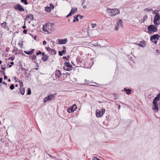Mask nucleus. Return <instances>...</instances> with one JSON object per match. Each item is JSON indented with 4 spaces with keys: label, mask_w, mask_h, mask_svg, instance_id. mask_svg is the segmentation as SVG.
Here are the masks:
<instances>
[{
    "label": "nucleus",
    "mask_w": 160,
    "mask_h": 160,
    "mask_svg": "<svg viewBox=\"0 0 160 160\" xmlns=\"http://www.w3.org/2000/svg\"><path fill=\"white\" fill-rule=\"evenodd\" d=\"M26 17L30 19L31 20H32L33 19V15L31 14H29L27 15Z\"/></svg>",
    "instance_id": "nucleus-27"
},
{
    "label": "nucleus",
    "mask_w": 160,
    "mask_h": 160,
    "mask_svg": "<svg viewBox=\"0 0 160 160\" xmlns=\"http://www.w3.org/2000/svg\"><path fill=\"white\" fill-rule=\"evenodd\" d=\"M66 50H62L61 51H59L58 54L60 56H62V54H65L66 53Z\"/></svg>",
    "instance_id": "nucleus-26"
},
{
    "label": "nucleus",
    "mask_w": 160,
    "mask_h": 160,
    "mask_svg": "<svg viewBox=\"0 0 160 160\" xmlns=\"http://www.w3.org/2000/svg\"><path fill=\"white\" fill-rule=\"evenodd\" d=\"M68 41L67 39L65 38L64 39H59L58 41V43L59 44H65Z\"/></svg>",
    "instance_id": "nucleus-13"
},
{
    "label": "nucleus",
    "mask_w": 160,
    "mask_h": 160,
    "mask_svg": "<svg viewBox=\"0 0 160 160\" xmlns=\"http://www.w3.org/2000/svg\"><path fill=\"white\" fill-rule=\"evenodd\" d=\"M18 45H19L20 47H21V48L22 47V45H23V44H22V43H20V42H19V43H18Z\"/></svg>",
    "instance_id": "nucleus-42"
},
{
    "label": "nucleus",
    "mask_w": 160,
    "mask_h": 160,
    "mask_svg": "<svg viewBox=\"0 0 160 160\" xmlns=\"http://www.w3.org/2000/svg\"><path fill=\"white\" fill-rule=\"evenodd\" d=\"M83 8H86V6L85 5H83Z\"/></svg>",
    "instance_id": "nucleus-59"
},
{
    "label": "nucleus",
    "mask_w": 160,
    "mask_h": 160,
    "mask_svg": "<svg viewBox=\"0 0 160 160\" xmlns=\"http://www.w3.org/2000/svg\"><path fill=\"white\" fill-rule=\"evenodd\" d=\"M160 36L158 34H155L152 35L151 37L150 40L155 44L157 43V40L158 39Z\"/></svg>",
    "instance_id": "nucleus-6"
},
{
    "label": "nucleus",
    "mask_w": 160,
    "mask_h": 160,
    "mask_svg": "<svg viewBox=\"0 0 160 160\" xmlns=\"http://www.w3.org/2000/svg\"><path fill=\"white\" fill-rule=\"evenodd\" d=\"M159 19H160V16L159 15L158 13H156L155 15L153 20L154 23L155 25H158L159 24L157 22Z\"/></svg>",
    "instance_id": "nucleus-11"
},
{
    "label": "nucleus",
    "mask_w": 160,
    "mask_h": 160,
    "mask_svg": "<svg viewBox=\"0 0 160 160\" xmlns=\"http://www.w3.org/2000/svg\"><path fill=\"white\" fill-rule=\"evenodd\" d=\"M114 98V99L115 100H116L118 98V96L116 94H113Z\"/></svg>",
    "instance_id": "nucleus-32"
},
{
    "label": "nucleus",
    "mask_w": 160,
    "mask_h": 160,
    "mask_svg": "<svg viewBox=\"0 0 160 160\" xmlns=\"http://www.w3.org/2000/svg\"><path fill=\"white\" fill-rule=\"evenodd\" d=\"M116 105L118 106V109L119 110L120 109L121 106L120 105H118L116 104Z\"/></svg>",
    "instance_id": "nucleus-49"
},
{
    "label": "nucleus",
    "mask_w": 160,
    "mask_h": 160,
    "mask_svg": "<svg viewBox=\"0 0 160 160\" xmlns=\"http://www.w3.org/2000/svg\"><path fill=\"white\" fill-rule=\"evenodd\" d=\"M46 42L45 41H44L43 42V44L44 45H45L46 44Z\"/></svg>",
    "instance_id": "nucleus-51"
},
{
    "label": "nucleus",
    "mask_w": 160,
    "mask_h": 160,
    "mask_svg": "<svg viewBox=\"0 0 160 160\" xmlns=\"http://www.w3.org/2000/svg\"><path fill=\"white\" fill-rule=\"evenodd\" d=\"M92 27L93 28H94L96 26V24H92Z\"/></svg>",
    "instance_id": "nucleus-45"
},
{
    "label": "nucleus",
    "mask_w": 160,
    "mask_h": 160,
    "mask_svg": "<svg viewBox=\"0 0 160 160\" xmlns=\"http://www.w3.org/2000/svg\"><path fill=\"white\" fill-rule=\"evenodd\" d=\"M123 21L121 19H118L115 25V30L117 31L118 30L120 27H122L123 26Z\"/></svg>",
    "instance_id": "nucleus-5"
},
{
    "label": "nucleus",
    "mask_w": 160,
    "mask_h": 160,
    "mask_svg": "<svg viewBox=\"0 0 160 160\" xmlns=\"http://www.w3.org/2000/svg\"><path fill=\"white\" fill-rule=\"evenodd\" d=\"M148 19V16L146 15H145L143 17V18L142 19L140 20V22L144 23Z\"/></svg>",
    "instance_id": "nucleus-19"
},
{
    "label": "nucleus",
    "mask_w": 160,
    "mask_h": 160,
    "mask_svg": "<svg viewBox=\"0 0 160 160\" xmlns=\"http://www.w3.org/2000/svg\"><path fill=\"white\" fill-rule=\"evenodd\" d=\"M31 93V92L30 88H28V91L27 92V94L28 95H30Z\"/></svg>",
    "instance_id": "nucleus-34"
},
{
    "label": "nucleus",
    "mask_w": 160,
    "mask_h": 160,
    "mask_svg": "<svg viewBox=\"0 0 160 160\" xmlns=\"http://www.w3.org/2000/svg\"><path fill=\"white\" fill-rule=\"evenodd\" d=\"M15 59V57H12L10 58V59L12 61H13Z\"/></svg>",
    "instance_id": "nucleus-52"
},
{
    "label": "nucleus",
    "mask_w": 160,
    "mask_h": 160,
    "mask_svg": "<svg viewBox=\"0 0 160 160\" xmlns=\"http://www.w3.org/2000/svg\"><path fill=\"white\" fill-rule=\"evenodd\" d=\"M48 56L45 55V56H42V61H43L44 62H46L47 61V60H48Z\"/></svg>",
    "instance_id": "nucleus-23"
},
{
    "label": "nucleus",
    "mask_w": 160,
    "mask_h": 160,
    "mask_svg": "<svg viewBox=\"0 0 160 160\" xmlns=\"http://www.w3.org/2000/svg\"><path fill=\"white\" fill-rule=\"evenodd\" d=\"M2 67H1V68L3 70H5L6 68V66H3L2 65Z\"/></svg>",
    "instance_id": "nucleus-41"
},
{
    "label": "nucleus",
    "mask_w": 160,
    "mask_h": 160,
    "mask_svg": "<svg viewBox=\"0 0 160 160\" xmlns=\"http://www.w3.org/2000/svg\"><path fill=\"white\" fill-rule=\"evenodd\" d=\"M62 48L63 49V50H65V49H66V47L65 46H63L62 47Z\"/></svg>",
    "instance_id": "nucleus-57"
},
{
    "label": "nucleus",
    "mask_w": 160,
    "mask_h": 160,
    "mask_svg": "<svg viewBox=\"0 0 160 160\" xmlns=\"http://www.w3.org/2000/svg\"><path fill=\"white\" fill-rule=\"evenodd\" d=\"M77 109V106L75 104H74L72 107H69L67 111L68 113H71L74 112Z\"/></svg>",
    "instance_id": "nucleus-10"
},
{
    "label": "nucleus",
    "mask_w": 160,
    "mask_h": 160,
    "mask_svg": "<svg viewBox=\"0 0 160 160\" xmlns=\"http://www.w3.org/2000/svg\"><path fill=\"white\" fill-rule=\"evenodd\" d=\"M20 87H23V83L22 82H21L20 84Z\"/></svg>",
    "instance_id": "nucleus-48"
},
{
    "label": "nucleus",
    "mask_w": 160,
    "mask_h": 160,
    "mask_svg": "<svg viewBox=\"0 0 160 160\" xmlns=\"http://www.w3.org/2000/svg\"><path fill=\"white\" fill-rule=\"evenodd\" d=\"M14 88V86L13 84H11L10 87V88L11 90H13Z\"/></svg>",
    "instance_id": "nucleus-33"
},
{
    "label": "nucleus",
    "mask_w": 160,
    "mask_h": 160,
    "mask_svg": "<svg viewBox=\"0 0 160 160\" xmlns=\"http://www.w3.org/2000/svg\"><path fill=\"white\" fill-rule=\"evenodd\" d=\"M42 53V52L40 51H38V52H37L36 53V54L37 55H38L39 54H41Z\"/></svg>",
    "instance_id": "nucleus-38"
},
{
    "label": "nucleus",
    "mask_w": 160,
    "mask_h": 160,
    "mask_svg": "<svg viewBox=\"0 0 160 160\" xmlns=\"http://www.w3.org/2000/svg\"><path fill=\"white\" fill-rule=\"evenodd\" d=\"M61 72L59 70H56L55 72V75L57 79L59 78L61 76Z\"/></svg>",
    "instance_id": "nucleus-14"
},
{
    "label": "nucleus",
    "mask_w": 160,
    "mask_h": 160,
    "mask_svg": "<svg viewBox=\"0 0 160 160\" xmlns=\"http://www.w3.org/2000/svg\"><path fill=\"white\" fill-rule=\"evenodd\" d=\"M21 2H22L24 3L25 5H27L28 4L27 0H21Z\"/></svg>",
    "instance_id": "nucleus-30"
},
{
    "label": "nucleus",
    "mask_w": 160,
    "mask_h": 160,
    "mask_svg": "<svg viewBox=\"0 0 160 160\" xmlns=\"http://www.w3.org/2000/svg\"><path fill=\"white\" fill-rule=\"evenodd\" d=\"M63 59H67V57H65V56H64V57H63Z\"/></svg>",
    "instance_id": "nucleus-60"
},
{
    "label": "nucleus",
    "mask_w": 160,
    "mask_h": 160,
    "mask_svg": "<svg viewBox=\"0 0 160 160\" xmlns=\"http://www.w3.org/2000/svg\"><path fill=\"white\" fill-rule=\"evenodd\" d=\"M78 15H76L74 17V19L73 21V22H75L76 21L78 22Z\"/></svg>",
    "instance_id": "nucleus-25"
},
{
    "label": "nucleus",
    "mask_w": 160,
    "mask_h": 160,
    "mask_svg": "<svg viewBox=\"0 0 160 160\" xmlns=\"http://www.w3.org/2000/svg\"><path fill=\"white\" fill-rule=\"evenodd\" d=\"M28 31L27 29H24L23 31V32L24 33L26 34Z\"/></svg>",
    "instance_id": "nucleus-40"
},
{
    "label": "nucleus",
    "mask_w": 160,
    "mask_h": 160,
    "mask_svg": "<svg viewBox=\"0 0 160 160\" xmlns=\"http://www.w3.org/2000/svg\"><path fill=\"white\" fill-rule=\"evenodd\" d=\"M50 7L51 8V10L52 9H53L54 8V6L53 5V4L52 3H50Z\"/></svg>",
    "instance_id": "nucleus-35"
},
{
    "label": "nucleus",
    "mask_w": 160,
    "mask_h": 160,
    "mask_svg": "<svg viewBox=\"0 0 160 160\" xmlns=\"http://www.w3.org/2000/svg\"><path fill=\"white\" fill-rule=\"evenodd\" d=\"M106 12L109 14L110 16L113 17L120 13V10L118 8L107 9Z\"/></svg>",
    "instance_id": "nucleus-2"
},
{
    "label": "nucleus",
    "mask_w": 160,
    "mask_h": 160,
    "mask_svg": "<svg viewBox=\"0 0 160 160\" xmlns=\"http://www.w3.org/2000/svg\"><path fill=\"white\" fill-rule=\"evenodd\" d=\"M36 56L35 55H33L32 58V59L33 60L34 62H36Z\"/></svg>",
    "instance_id": "nucleus-29"
},
{
    "label": "nucleus",
    "mask_w": 160,
    "mask_h": 160,
    "mask_svg": "<svg viewBox=\"0 0 160 160\" xmlns=\"http://www.w3.org/2000/svg\"><path fill=\"white\" fill-rule=\"evenodd\" d=\"M159 100V99L155 97L154 99L153 103H157V102Z\"/></svg>",
    "instance_id": "nucleus-28"
},
{
    "label": "nucleus",
    "mask_w": 160,
    "mask_h": 160,
    "mask_svg": "<svg viewBox=\"0 0 160 160\" xmlns=\"http://www.w3.org/2000/svg\"><path fill=\"white\" fill-rule=\"evenodd\" d=\"M46 48L49 52L52 55H55L56 52L55 50L52 49L49 47H46Z\"/></svg>",
    "instance_id": "nucleus-12"
},
{
    "label": "nucleus",
    "mask_w": 160,
    "mask_h": 160,
    "mask_svg": "<svg viewBox=\"0 0 160 160\" xmlns=\"http://www.w3.org/2000/svg\"><path fill=\"white\" fill-rule=\"evenodd\" d=\"M45 11L47 12H50L51 11V8L49 7L46 6L45 8Z\"/></svg>",
    "instance_id": "nucleus-24"
},
{
    "label": "nucleus",
    "mask_w": 160,
    "mask_h": 160,
    "mask_svg": "<svg viewBox=\"0 0 160 160\" xmlns=\"http://www.w3.org/2000/svg\"><path fill=\"white\" fill-rule=\"evenodd\" d=\"M157 27V25H156V26L153 25H151L149 26L148 27V32L149 34H151L152 32H157L158 30Z\"/></svg>",
    "instance_id": "nucleus-3"
},
{
    "label": "nucleus",
    "mask_w": 160,
    "mask_h": 160,
    "mask_svg": "<svg viewBox=\"0 0 160 160\" xmlns=\"http://www.w3.org/2000/svg\"><path fill=\"white\" fill-rule=\"evenodd\" d=\"M7 23L6 22H4L1 24V26L5 29H7L8 31L9 30V28L7 26Z\"/></svg>",
    "instance_id": "nucleus-15"
},
{
    "label": "nucleus",
    "mask_w": 160,
    "mask_h": 160,
    "mask_svg": "<svg viewBox=\"0 0 160 160\" xmlns=\"http://www.w3.org/2000/svg\"><path fill=\"white\" fill-rule=\"evenodd\" d=\"M140 47L142 48L145 47L146 45V42L144 40H143L142 42H140Z\"/></svg>",
    "instance_id": "nucleus-20"
},
{
    "label": "nucleus",
    "mask_w": 160,
    "mask_h": 160,
    "mask_svg": "<svg viewBox=\"0 0 160 160\" xmlns=\"http://www.w3.org/2000/svg\"><path fill=\"white\" fill-rule=\"evenodd\" d=\"M53 23L48 22L43 25L42 30L43 31L47 32L49 34L52 30V27L53 26Z\"/></svg>",
    "instance_id": "nucleus-1"
},
{
    "label": "nucleus",
    "mask_w": 160,
    "mask_h": 160,
    "mask_svg": "<svg viewBox=\"0 0 160 160\" xmlns=\"http://www.w3.org/2000/svg\"><path fill=\"white\" fill-rule=\"evenodd\" d=\"M105 110L103 108L101 109V110L98 109H97L96 111V115L97 117H102L103 116L105 112Z\"/></svg>",
    "instance_id": "nucleus-4"
},
{
    "label": "nucleus",
    "mask_w": 160,
    "mask_h": 160,
    "mask_svg": "<svg viewBox=\"0 0 160 160\" xmlns=\"http://www.w3.org/2000/svg\"><path fill=\"white\" fill-rule=\"evenodd\" d=\"M25 89L24 87H20L19 88V92L22 95H23L24 94Z\"/></svg>",
    "instance_id": "nucleus-18"
},
{
    "label": "nucleus",
    "mask_w": 160,
    "mask_h": 160,
    "mask_svg": "<svg viewBox=\"0 0 160 160\" xmlns=\"http://www.w3.org/2000/svg\"><path fill=\"white\" fill-rule=\"evenodd\" d=\"M82 5L83 6V5L85 3V0H82Z\"/></svg>",
    "instance_id": "nucleus-46"
},
{
    "label": "nucleus",
    "mask_w": 160,
    "mask_h": 160,
    "mask_svg": "<svg viewBox=\"0 0 160 160\" xmlns=\"http://www.w3.org/2000/svg\"><path fill=\"white\" fill-rule=\"evenodd\" d=\"M71 16H72V15H71V13L70 14L69 13L67 16H66V18H68Z\"/></svg>",
    "instance_id": "nucleus-47"
},
{
    "label": "nucleus",
    "mask_w": 160,
    "mask_h": 160,
    "mask_svg": "<svg viewBox=\"0 0 160 160\" xmlns=\"http://www.w3.org/2000/svg\"><path fill=\"white\" fill-rule=\"evenodd\" d=\"M92 160H99V159L98 158H97V157H93V158Z\"/></svg>",
    "instance_id": "nucleus-43"
},
{
    "label": "nucleus",
    "mask_w": 160,
    "mask_h": 160,
    "mask_svg": "<svg viewBox=\"0 0 160 160\" xmlns=\"http://www.w3.org/2000/svg\"><path fill=\"white\" fill-rule=\"evenodd\" d=\"M156 97L157 98H158V99H159L160 100V93L159 94H158V95H157V96Z\"/></svg>",
    "instance_id": "nucleus-37"
},
{
    "label": "nucleus",
    "mask_w": 160,
    "mask_h": 160,
    "mask_svg": "<svg viewBox=\"0 0 160 160\" xmlns=\"http://www.w3.org/2000/svg\"><path fill=\"white\" fill-rule=\"evenodd\" d=\"M14 8L20 12H23L24 11V8L19 4H18L14 5Z\"/></svg>",
    "instance_id": "nucleus-9"
},
{
    "label": "nucleus",
    "mask_w": 160,
    "mask_h": 160,
    "mask_svg": "<svg viewBox=\"0 0 160 160\" xmlns=\"http://www.w3.org/2000/svg\"><path fill=\"white\" fill-rule=\"evenodd\" d=\"M42 55L43 56H45V53L44 52H42Z\"/></svg>",
    "instance_id": "nucleus-58"
},
{
    "label": "nucleus",
    "mask_w": 160,
    "mask_h": 160,
    "mask_svg": "<svg viewBox=\"0 0 160 160\" xmlns=\"http://www.w3.org/2000/svg\"><path fill=\"white\" fill-rule=\"evenodd\" d=\"M21 70H22V71H23L24 70H25V72H26V73H27V72H26V71H27V70L25 68H22V67L21 66Z\"/></svg>",
    "instance_id": "nucleus-36"
},
{
    "label": "nucleus",
    "mask_w": 160,
    "mask_h": 160,
    "mask_svg": "<svg viewBox=\"0 0 160 160\" xmlns=\"http://www.w3.org/2000/svg\"><path fill=\"white\" fill-rule=\"evenodd\" d=\"M34 50V49H32L30 51H25L24 52L27 55H31L33 52Z\"/></svg>",
    "instance_id": "nucleus-21"
},
{
    "label": "nucleus",
    "mask_w": 160,
    "mask_h": 160,
    "mask_svg": "<svg viewBox=\"0 0 160 160\" xmlns=\"http://www.w3.org/2000/svg\"><path fill=\"white\" fill-rule=\"evenodd\" d=\"M144 11L147 12H152L153 11V10L152 9L146 8L144 9Z\"/></svg>",
    "instance_id": "nucleus-31"
},
{
    "label": "nucleus",
    "mask_w": 160,
    "mask_h": 160,
    "mask_svg": "<svg viewBox=\"0 0 160 160\" xmlns=\"http://www.w3.org/2000/svg\"><path fill=\"white\" fill-rule=\"evenodd\" d=\"M136 44L137 45H138L139 47H140V43H136Z\"/></svg>",
    "instance_id": "nucleus-55"
},
{
    "label": "nucleus",
    "mask_w": 160,
    "mask_h": 160,
    "mask_svg": "<svg viewBox=\"0 0 160 160\" xmlns=\"http://www.w3.org/2000/svg\"><path fill=\"white\" fill-rule=\"evenodd\" d=\"M7 76L6 75H4V80H6L7 79Z\"/></svg>",
    "instance_id": "nucleus-53"
},
{
    "label": "nucleus",
    "mask_w": 160,
    "mask_h": 160,
    "mask_svg": "<svg viewBox=\"0 0 160 160\" xmlns=\"http://www.w3.org/2000/svg\"><path fill=\"white\" fill-rule=\"evenodd\" d=\"M78 17H79V18L80 19H82L83 18V16H82V15H81L79 14H78Z\"/></svg>",
    "instance_id": "nucleus-39"
},
{
    "label": "nucleus",
    "mask_w": 160,
    "mask_h": 160,
    "mask_svg": "<svg viewBox=\"0 0 160 160\" xmlns=\"http://www.w3.org/2000/svg\"><path fill=\"white\" fill-rule=\"evenodd\" d=\"M2 82V78H0V83H1Z\"/></svg>",
    "instance_id": "nucleus-50"
},
{
    "label": "nucleus",
    "mask_w": 160,
    "mask_h": 160,
    "mask_svg": "<svg viewBox=\"0 0 160 160\" xmlns=\"http://www.w3.org/2000/svg\"><path fill=\"white\" fill-rule=\"evenodd\" d=\"M54 98V95L50 94L49 95H48L47 97L44 98L43 99V102L45 103L48 101L51 100L53 99Z\"/></svg>",
    "instance_id": "nucleus-7"
},
{
    "label": "nucleus",
    "mask_w": 160,
    "mask_h": 160,
    "mask_svg": "<svg viewBox=\"0 0 160 160\" xmlns=\"http://www.w3.org/2000/svg\"><path fill=\"white\" fill-rule=\"evenodd\" d=\"M64 74H65L67 77H68V75H69V74L68 73H66Z\"/></svg>",
    "instance_id": "nucleus-54"
},
{
    "label": "nucleus",
    "mask_w": 160,
    "mask_h": 160,
    "mask_svg": "<svg viewBox=\"0 0 160 160\" xmlns=\"http://www.w3.org/2000/svg\"><path fill=\"white\" fill-rule=\"evenodd\" d=\"M77 10L78 9L76 8H72V9L69 13L70 14L71 13V15H72L74 13H75V12L77 11Z\"/></svg>",
    "instance_id": "nucleus-16"
},
{
    "label": "nucleus",
    "mask_w": 160,
    "mask_h": 160,
    "mask_svg": "<svg viewBox=\"0 0 160 160\" xmlns=\"http://www.w3.org/2000/svg\"><path fill=\"white\" fill-rule=\"evenodd\" d=\"M72 66L69 62H65L63 67L64 69L66 71H70L71 70Z\"/></svg>",
    "instance_id": "nucleus-8"
},
{
    "label": "nucleus",
    "mask_w": 160,
    "mask_h": 160,
    "mask_svg": "<svg viewBox=\"0 0 160 160\" xmlns=\"http://www.w3.org/2000/svg\"><path fill=\"white\" fill-rule=\"evenodd\" d=\"M10 64H11V65H13V64H14V62H10Z\"/></svg>",
    "instance_id": "nucleus-62"
},
{
    "label": "nucleus",
    "mask_w": 160,
    "mask_h": 160,
    "mask_svg": "<svg viewBox=\"0 0 160 160\" xmlns=\"http://www.w3.org/2000/svg\"><path fill=\"white\" fill-rule=\"evenodd\" d=\"M157 12L156 10H154V12H153V13H155L156 12Z\"/></svg>",
    "instance_id": "nucleus-61"
},
{
    "label": "nucleus",
    "mask_w": 160,
    "mask_h": 160,
    "mask_svg": "<svg viewBox=\"0 0 160 160\" xmlns=\"http://www.w3.org/2000/svg\"><path fill=\"white\" fill-rule=\"evenodd\" d=\"M3 72V73L4 75H5V72H3L2 71H1L0 72Z\"/></svg>",
    "instance_id": "nucleus-63"
},
{
    "label": "nucleus",
    "mask_w": 160,
    "mask_h": 160,
    "mask_svg": "<svg viewBox=\"0 0 160 160\" xmlns=\"http://www.w3.org/2000/svg\"><path fill=\"white\" fill-rule=\"evenodd\" d=\"M124 90L126 92L127 94H129L131 93L132 90L130 89H127V88H124Z\"/></svg>",
    "instance_id": "nucleus-22"
},
{
    "label": "nucleus",
    "mask_w": 160,
    "mask_h": 160,
    "mask_svg": "<svg viewBox=\"0 0 160 160\" xmlns=\"http://www.w3.org/2000/svg\"><path fill=\"white\" fill-rule=\"evenodd\" d=\"M93 46H98V42H95L93 43Z\"/></svg>",
    "instance_id": "nucleus-44"
},
{
    "label": "nucleus",
    "mask_w": 160,
    "mask_h": 160,
    "mask_svg": "<svg viewBox=\"0 0 160 160\" xmlns=\"http://www.w3.org/2000/svg\"><path fill=\"white\" fill-rule=\"evenodd\" d=\"M26 28V26H24L22 27V28L23 29H25Z\"/></svg>",
    "instance_id": "nucleus-64"
},
{
    "label": "nucleus",
    "mask_w": 160,
    "mask_h": 160,
    "mask_svg": "<svg viewBox=\"0 0 160 160\" xmlns=\"http://www.w3.org/2000/svg\"><path fill=\"white\" fill-rule=\"evenodd\" d=\"M154 105V107L152 108V109L154 110L156 112H158V106L157 103H153Z\"/></svg>",
    "instance_id": "nucleus-17"
},
{
    "label": "nucleus",
    "mask_w": 160,
    "mask_h": 160,
    "mask_svg": "<svg viewBox=\"0 0 160 160\" xmlns=\"http://www.w3.org/2000/svg\"><path fill=\"white\" fill-rule=\"evenodd\" d=\"M2 83L3 84L5 85H7V83H6L4 81L3 82H2Z\"/></svg>",
    "instance_id": "nucleus-56"
}]
</instances>
